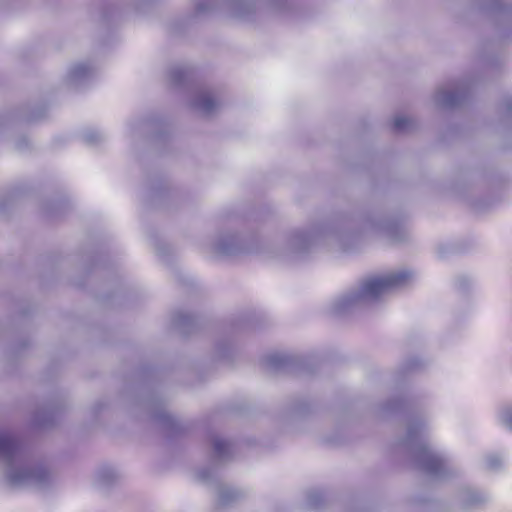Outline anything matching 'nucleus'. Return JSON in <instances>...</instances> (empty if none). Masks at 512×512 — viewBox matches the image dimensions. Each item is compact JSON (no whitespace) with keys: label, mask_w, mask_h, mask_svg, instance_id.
<instances>
[{"label":"nucleus","mask_w":512,"mask_h":512,"mask_svg":"<svg viewBox=\"0 0 512 512\" xmlns=\"http://www.w3.org/2000/svg\"><path fill=\"white\" fill-rule=\"evenodd\" d=\"M458 500L464 509L477 507L489 500L487 493L473 488H464L459 492Z\"/></svg>","instance_id":"9b49d317"},{"label":"nucleus","mask_w":512,"mask_h":512,"mask_svg":"<svg viewBox=\"0 0 512 512\" xmlns=\"http://www.w3.org/2000/svg\"><path fill=\"white\" fill-rule=\"evenodd\" d=\"M213 457L219 462H224L232 456V445L229 441L215 436L212 439Z\"/></svg>","instance_id":"4468645a"},{"label":"nucleus","mask_w":512,"mask_h":512,"mask_svg":"<svg viewBox=\"0 0 512 512\" xmlns=\"http://www.w3.org/2000/svg\"><path fill=\"white\" fill-rule=\"evenodd\" d=\"M0 463L6 483L14 488L43 487L52 479L47 466L32 462L26 456L20 440L4 429H0Z\"/></svg>","instance_id":"f257e3e1"},{"label":"nucleus","mask_w":512,"mask_h":512,"mask_svg":"<svg viewBox=\"0 0 512 512\" xmlns=\"http://www.w3.org/2000/svg\"><path fill=\"white\" fill-rule=\"evenodd\" d=\"M504 463V459L498 454H489L485 458V467L490 471L499 470Z\"/></svg>","instance_id":"6ab92c4d"},{"label":"nucleus","mask_w":512,"mask_h":512,"mask_svg":"<svg viewBox=\"0 0 512 512\" xmlns=\"http://www.w3.org/2000/svg\"><path fill=\"white\" fill-rule=\"evenodd\" d=\"M287 0H275L272 2V7L275 11L281 12L285 9Z\"/></svg>","instance_id":"5701e85b"},{"label":"nucleus","mask_w":512,"mask_h":512,"mask_svg":"<svg viewBox=\"0 0 512 512\" xmlns=\"http://www.w3.org/2000/svg\"><path fill=\"white\" fill-rule=\"evenodd\" d=\"M158 417H159V420H163V422H170L171 421V417L168 414H166V413H162Z\"/></svg>","instance_id":"cd10ccee"},{"label":"nucleus","mask_w":512,"mask_h":512,"mask_svg":"<svg viewBox=\"0 0 512 512\" xmlns=\"http://www.w3.org/2000/svg\"><path fill=\"white\" fill-rule=\"evenodd\" d=\"M396 407H397L396 405H389V407H387V409L393 410V409H396Z\"/></svg>","instance_id":"c85d7f7f"},{"label":"nucleus","mask_w":512,"mask_h":512,"mask_svg":"<svg viewBox=\"0 0 512 512\" xmlns=\"http://www.w3.org/2000/svg\"><path fill=\"white\" fill-rule=\"evenodd\" d=\"M94 74L93 68L87 63L73 65L67 74V81L71 86L78 87L88 81Z\"/></svg>","instance_id":"f8f14e48"},{"label":"nucleus","mask_w":512,"mask_h":512,"mask_svg":"<svg viewBox=\"0 0 512 512\" xmlns=\"http://www.w3.org/2000/svg\"><path fill=\"white\" fill-rule=\"evenodd\" d=\"M471 80H460L440 87L433 96L435 106L453 108L462 104L473 88Z\"/></svg>","instance_id":"20e7f679"},{"label":"nucleus","mask_w":512,"mask_h":512,"mask_svg":"<svg viewBox=\"0 0 512 512\" xmlns=\"http://www.w3.org/2000/svg\"><path fill=\"white\" fill-rule=\"evenodd\" d=\"M210 8V0H197L195 9L198 13L205 12Z\"/></svg>","instance_id":"4be33fe9"},{"label":"nucleus","mask_w":512,"mask_h":512,"mask_svg":"<svg viewBox=\"0 0 512 512\" xmlns=\"http://www.w3.org/2000/svg\"><path fill=\"white\" fill-rule=\"evenodd\" d=\"M426 425L422 420L407 426L405 445L416 467L434 480L444 479L451 471L448 460L425 438Z\"/></svg>","instance_id":"7ed1b4c3"},{"label":"nucleus","mask_w":512,"mask_h":512,"mask_svg":"<svg viewBox=\"0 0 512 512\" xmlns=\"http://www.w3.org/2000/svg\"><path fill=\"white\" fill-rule=\"evenodd\" d=\"M483 9L487 10L500 23L512 25V0H479Z\"/></svg>","instance_id":"1a4fd4ad"},{"label":"nucleus","mask_w":512,"mask_h":512,"mask_svg":"<svg viewBox=\"0 0 512 512\" xmlns=\"http://www.w3.org/2000/svg\"><path fill=\"white\" fill-rule=\"evenodd\" d=\"M258 0H230V9L235 17L249 19L253 14Z\"/></svg>","instance_id":"ddd939ff"},{"label":"nucleus","mask_w":512,"mask_h":512,"mask_svg":"<svg viewBox=\"0 0 512 512\" xmlns=\"http://www.w3.org/2000/svg\"><path fill=\"white\" fill-rule=\"evenodd\" d=\"M85 140L91 144H97L103 140V135L98 131H88L84 135Z\"/></svg>","instance_id":"412c9836"},{"label":"nucleus","mask_w":512,"mask_h":512,"mask_svg":"<svg viewBox=\"0 0 512 512\" xmlns=\"http://www.w3.org/2000/svg\"><path fill=\"white\" fill-rule=\"evenodd\" d=\"M218 502L221 505L233 503L241 497V492L231 486L220 484L217 487Z\"/></svg>","instance_id":"2eb2a0df"},{"label":"nucleus","mask_w":512,"mask_h":512,"mask_svg":"<svg viewBox=\"0 0 512 512\" xmlns=\"http://www.w3.org/2000/svg\"><path fill=\"white\" fill-rule=\"evenodd\" d=\"M216 352L220 358H228L229 353L227 351L226 345L218 344L216 347Z\"/></svg>","instance_id":"b1692460"},{"label":"nucleus","mask_w":512,"mask_h":512,"mask_svg":"<svg viewBox=\"0 0 512 512\" xmlns=\"http://www.w3.org/2000/svg\"><path fill=\"white\" fill-rule=\"evenodd\" d=\"M190 316L186 315V314H180L178 316V325H184L185 322H188L190 321Z\"/></svg>","instance_id":"bb28decb"},{"label":"nucleus","mask_w":512,"mask_h":512,"mask_svg":"<svg viewBox=\"0 0 512 512\" xmlns=\"http://www.w3.org/2000/svg\"><path fill=\"white\" fill-rule=\"evenodd\" d=\"M415 127L413 119L406 116H396L393 121V128L396 132H409Z\"/></svg>","instance_id":"f3484780"},{"label":"nucleus","mask_w":512,"mask_h":512,"mask_svg":"<svg viewBox=\"0 0 512 512\" xmlns=\"http://www.w3.org/2000/svg\"><path fill=\"white\" fill-rule=\"evenodd\" d=\"M120 479V473L110 465L100 466L93 477V484L96 488L104 490L115 483Z\"/></svg>","instance_id":"9d476101"},{"label":"nucleus","mask_w":512,"mask_h":512,"mask_svg":"<svg viewBox=\"0 0 512 512\" xmlns=\"http://www.w3.org/2000/svg\"><path fill=\"white\" fill-rule=\"evenodd\" d=\"M327 234H335L337 238L339 237L338 232L332 231L330 228L327 227H321L311 232H293L287 240L285 256L298 257L304 254L310 249L316 237L324 236Z\"/></svg>","instance_id":"423d86ee"},{"label":"nucleus","mask_w":512,"mask_h":512,"mask_svg":"<svg viewBox=\"0 0 512 512\" xmlns=\"http://www.w3.org/2000/svg\"><path fill=\"white\" fill-rule=\"evenodd\" d=\"M288 360L289 359L285 355L279 353H273L266 357L267 365L273 369L283 368L287 364Z\"/></svg>","instance_id":"a211bd4d"},{"label":"nucleus","mask_w":512,"mask_h":512,"mask_svg":"<svg viewBox=\"0 0 512 512\" xmlns=\"http://www.w3.org/2000/svg\"><path fill=\"white\" fill-rule=\"evenodd\" d=\"M219 105L220 102L211 89L204 87L192 89L190 106L194 111L204 116H209L218 109Z\"/></svg>","instance_id":"6e6552de"},{"label":"nucleus","mask_w":512,"mask_h":512,"mask_svg":"<svg viewBox=\"0 0 512 512\" xmlns=\"http://www.w3.org/2000/svg\"><path fill=\"white\" fill-rule=\"evenodd\" d=\"M198 476L203 481H209L212 478V472L210 470H202L198 473Z\"/></svg>","instance_id":"393cba45"},{"label":"nucleus","mask_w":512,"mask_h":512,"mask_svg":"<svg viewBox=\"0 0 512 512\" xmlns=\"http://www.w3.org/2000/svg\"><path fill=\"white\" fill-rule=\"evenodd\" d=\"M189 79V71L182 66L172 67L169 71V80L174 86L186 84Z\"/></svg>","instance_id":"dca6fc26"},{"label":"nucleus","mask_w":512,"mask_h":512,"mask_svg":"<svg viewBox=\"0 0 512 512\" xmlns=\"http://www.w3.org/2000/svg\"><path fill=\"white\" fill-rule=\"evenodd\" d=\"M498 418L502 425L512 430V407L504 406L498 412Z\"/></svg>","instance_id":"aec40b11"},{"label":"nucleus","mask_w":512,"mask_h":512,"mask_svg":"<svg viewBox=\"0 0 512 512\" xmlns=\"http://www.w3.org/2000/svg\"><path fill=\"white\" fill-rule=\"evenodd\" d=\"M503 108L507 114H512V98L505 99Z\"/></svg>","instance_id":"a878e982"},{"label":"nucleus","mask_w":512,"mask_h":512,"mask_svg":"<svg viewBox=\"0 0 512 512\" xmlns=\"http://www.w3.org/2000/svg\"><path fill=\"white\" fill-rule=\"evenodd\" d=\"M363 229L366 232H372L382 237H387L391 241H401L404 239V229L396 221L382 215L371 214L364 218Z\"/></svg>","instance_id":"39448f33"},{"label":"nucleus","mask_w":512,"mask_h":512,"mask_svg":"<svg viewBox=\"0 0 512 512\" xmlns=\"http://www.w3.org/2000/svg\"><path fill=\"white\" fill-rule=\"evenodd\" d=\"M211 250L216 256H234L248 251L242 238L231 232L219 234L214 240Z\"/></svg>","instance_id":"0eeeda50"},{"label":"nucleus","mask_w":512,"mask_h":512,"mask_svg":"<svg viewBox=\"0 0 512 512\" xmlns=\"http://www.w3.org/2000/svg\"><path fill=\"white\" fill-rule=\"evenodd\" d=\"M412 279L413 273L405 269L368 278L358 286L336 297L330 304L331 312L343 314L369 305L387 292L406 286Z\"/></svg>","instance_id":"f03ea898"}]
</instances>
